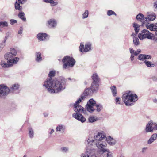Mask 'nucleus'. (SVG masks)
<instances>
[{"label": "nucleus", "instance_id": "a211bd4d", "mask_svg": "<svg viewBox=\"0 0 157 157\" xmlns=\"http://www.w3.org/2000/svg\"><path fill=\"white\" fill-rule=\"evenodd\" d=\"M101 156L102 157H112L113 154L108 149H103Z\"/></svg>", "mask_w": 157, "mask_h": 157}, {"label": "nucleus", "instance_id": "c756f323", "mask_svg": "<svg viewBox=\"0 0 157 157\" xmlns=\"http://www.w3.org/2000/svg\"><path fill=\"white\" fill-rule=\"evenodd\" d=\"M93 93L90 88H87L85 90L84 94L85 95H91Z\"/></svg>", "mask_w": 157, "mask_h": 157}, {"label": "nucleus", "instance_id": "6e6d98bb", "mask_svg": "<svg viewBox=\"0 0 157 157\" xmlns=\"http://www.w3.org/2000/svg\"><path fill=\"white\" fill-rule=\"evenodd\" d=\"M153 7L154 8L157 9V0L154 3Z\"/></svg>", "mask_w": 157, "mask_h": 157}, {"label": "nucleus", "instance_id": "49530a36", "mask_svg": "<svg viewBox=\"0 0 157 157\" xmlns=\"http://www.w3.org/2000/svg\"><path fill=\"white\" fill-rule=\"evenodd\" d=\"M121 99L120 97H116L115 99V101L116 104H120L121 103Z\"/></svg>", "mask_w": 157, "mask_h": 157}, {"label": "nucleus", "instance_id": "4be33fe9", "mask_svg": "<svg viewBox=\"0 0 157 157\" xmlns=\"http://www.w3.org/2000/svg\"><path fill=\"white\" fill-rule=\"evenodd\" d=\"M136 18L137 20H138L143 23H145L147 20V18H144V15L141 13H139L138 14Z\"/></svg>", "mask_w": 157, "mask_h": 157}, {"label": "nucleus", "instance_id": "338daca9", "mask_svg": "<svg viewBox=\"0 0 157 157\" xmlns=\"http://www.w3.org/2000/svg\"><path fill=\"white\" fill-rule=\"evenodd\" d=\"M153 102L154 103H156L157 102V99H155L153 100Z\"/></svg>", "mask_w": 157, "mask_h": 157}, {"label": "nucleus", "instance_id": "e2e57ef3", "mask_svg": "<svg viewBox=\"0 0 157 157\" xmlns=\"http://www.w3.org/2000/svg\"><path fill=\"white\" fill-rule=\"evenodd\" d=\"M153 40L155 41V42L157 43V38L155 37H154L153 38Z\"/></svg>", "mask_w": 157, "mask_h": 157}, {"label": "nucleus", "instance_id": "37998d69", "mask_svg": "<svg viewBox=\"0 0 157 157\" xmlns=\"http://www.w3.org/2000/svg\"><path fill=\"white\" fill-rule=\"evenodd\" d=\"M138 59L141 61H143L145 60V54H140L138 57Z\"/></svg>", "mask_w": 157, "mask_h": 157}, {"label": "nucleus", "instance_id": "ddd939ff", "mask_svg": "<svg viewBox=\"0 0 157 157\" xmlns=\"http://www.w3.org/2000/svg\"><path fill=\"white\" fill-rule=\"evenodd\" d=\"M20 85L17 83H15L12 84L10 88V92L13 94H17L20 92Z\"/></svg>", "mask_w": 157, "mask_h": 157}, {"label": "nucleus", "instance_id": "f704fd0d", "mask_svg": "<svg viewBox=\"0 0 157 157\" xmlns=\"http://www.w3.org/2000/svg\"><path fill=\"white\" fill-rule=\"evenodd\" d=\"M156 17L155 14L154 13H152L148 15L147 19L148 20L153 21L155 19Z\"/></svg>", "mask_w": 157, "mask_h": 157}, {"label": "nucleus", "instance_id": "69168bd1", "mask_svg": "<svg viewBox=\"0 0 157 157\" xmlns=\"http://www.w3.org/2000/svg\"><path fill=\"white\" fill-rule=\"evenodd\" d=\"M137 51L139 53H140L141 52V50L140 49H138L137 50Z\"/></svg>", "mask_w": 157, "mask_h": 157}, {"label": "nucleus", "instance_id": "4c0bfd02", "mask_svg": "<svg viewBox=\"0 0 157 157\" xmlns=\"http://www.w3.org/2000/svg\"><path fill=\"white\" fill-rule=\"evenodd\" d=\"M89 15V11L88 10H85V12L82 15V19H84L87 18Z\"/></svg>", "mask_w": 157, "mask_h": 157}, {"label": "nucleus", "instance_id": "774afa93", "mask_svg": "<svg viewBox=\"0 0 157 157\" xmlns=\"http://www.w3.org/2000/svg\"><path fill=\"white\" fill-rule=\"evenodd\" d=\"M154 25V27L157 28V23L155 24Z\"/></svg>", "mask_w": 157, "mask_h": 157}, {"label": "nucleus", "instance_id": "bf43d9fd", "mask_svg": "<svg viewBox=\"0 0 157 157\" xmlns=\"http://www.w3.org/2000/svg\"><path fill=\"white\" fill-rule=\"evenodd\" d=\"M153 80L154 81H157V77L156 76H153L152 78Z\"/></svg>", "mask_w": 157, "mask_h": 157}, {"label": "nucleus", "instance_id": "aec40b11", "mask_svg": "<svg viewBox=\"0 0 157 157\" xmlns=\"http://www.w3.org/2000/svg\"><path fill=\"white\" fill-rule=\"evenodd\" d=\"M105 140L107 141L108 144L111 146L115 145L116 143L115 140L110 136L106 137Z\"/></svg>", "mask_w": 157, "mask_h": 157}, {"label": "nucleus", "instance_id": "7ed1b4c3", "mask_svg": "<svg viewBox=\"0 0 157 157\" xmlns=\"http://www.w3.org/2000/svg\"><path fill=\"white\" fill-rule=\"evenodd\" d=\"M17 51L13 48H11L10 52L6 53L4 56L5 59L7 60V62L12 64V65L17 64L18 62L19 59L15 57L17 55Z\"/></svg>", "mask_w": 157, "mask_h": 157}, {"label": "nucleus", "instance_id": "2eb2a0df", "mask_svg": "<svg viewBox=\"0 0 157 157\" xmlns=\"http://www.w3.org/2000/svg\"><path fill=\"white\" fill-rule=\"evenodd\" d=\"M72 116L73 117L79 120L82 123L84 122L86 120V119L81 113L78 114L77 113H74L72 114Z\"/></svg>", "mask_w": 157, "mask_h": 157}, {"label": "nucleus", "instance_id": "b1692460", "mask_svg": "<svg viewBox=\"0 0 157 157\" xmlns=\"http://www.w3.org/2000/svg\"><path fill=\"white\" fill-rule=\"evenodd\" d=\"M157 134L155 133L152 134L147 141V144H150L157 139Z\"/></svg>", "mask_w": 157, "mask_h": 157}, {"label": "nucleus", "instance_id": "9d476101", "mask_svg": "<svg viewBox=\"0 0 157 157\" xmlns=\"http://www.w3.org/2000/svg\"><path fill=\"white\" fill-rule=\"evenodd\" d=\"M91 45L90 42H87L86 43L84 47L83 43L81 42L79 47V51L82 52H88L91 50Z\"/></svg>", "mask_w": 157, "mask_h": 157}, {"label": "nucleus", "instance_id": "0e129e2a", "mask_svg": "<svg viewBox=\"0 0 157 157\" xmlns=\"http://www.w3.org/2000/svg\"><path fill=\"white\" fill-rule=\"evenodd\" d=\"M154 31H155V34L156 36H157V28H156Z\"/></svg>", "mask_w": 157, "mask_h": 157}, {"label": "nucleus", "instance_id": "13d9d810", "mask_svg": "<svg viewBox=\"0 0 157 157\" xmlns=\"http://www.w3.org/2000/svg\"><path fill=\"white\" fill-rule=\"evenodd\" d=\"M22 33V27L20 28V29L18 32V33L19 34H21Z\"/></svg>", "mask_w": 157, "mask_h": 157}, {"label": "nucleus", "instance_id": "dca6fc26", "mask_svg": "<svg viewBox=\"0 0 157 157\" xmlns=\"http://www.w3.org/2000/svg\"><path fill=\"white\" fill-rule=\"evenodd\" d=\"M95 142V140L94 139H93L92 137H89L86 142V150L87 148H89L90 150L94 149L93 148V143H95L94 142Z\"/></svg>", "mask_w": 157, "mask_h": 157}, {"label": "nucleus", "instance_id": "c85d7f7f", "mask_svg": "<svg viewBox=\"0 0 157 157\" xmlns=\"http://www.w3.org/2000/svg\"><path fill=\"white\" fill-rule=\"evenodd\" d=\"M129 50L131 54L130 57V60L131 61H133L134 59V54L135 51L132 48H129Z\"/></svg>", "mask_w": 157, "mask_h": 157}, {"label": "nucleus", "instance_id": "ea45409f", "mask_svg": "<svg viewBox=\"0 0 157 157\" xmlns=\"http://www.w3.org/2000/svg\"><path fill=\"white\" fill-rule=\"evenodd\" d=\"M133 43L136 46H138L139 45L140 42L137 37H136L133 38Z\"/></svg>", "mask_w": 157, "mask_h": 157}, {"label": "nucleus", "instance_id": "412c9836", "mask_svg": "<svg viewBox=\"0 0 157 157\" xmlns=\"http://www.w3.org/2000/svg\"><path fill=\"white\" fill-rule=\"evenodd\" d=\"M99 82H92L90 88L93 92H96L98 90Z\"/></svg>", "mask_w": 157, "mask_h": 157}, {"label": "nucleus", "instance_id": "8fccbe9b", "mask_svg": "<svg viewBox=\"0 0 157 157\" xmlns=\"http://www.w3.org/2000/svg\"><path fill=\"white\" fill-rule=\"evenodd\" d=\"M145 59H151L152 57L151 56L149 55H146L145 54Z\"/></svg>", "mask_w": 157, "mask_h": 157}, {"label": "nucleus", "instance_id": "0eeeda50", "mask_svg": "<svg viewBox=\"0 0 157 157\" xmlns=\"http://www.w3.org/2000/svg\"><path fill=\"white\" fill-rule=\"evenodd\" d=\"M106 137V134L102 130L97 131L94 134V138L95 141L104 140Z\"/></svg>", "mask_w": 157, "mask_h": 157}, {"label": "nucleus", "instance_id": "5fc2aeb1", "mask_svg": "<svg viewBox=\"0 0 157 157\" xmlns=\"http://www.w3.org/2000/svg\"><path fill=\"white\" fill-rule=\"evenodd\" d=\"M50 132L48 131V132L49 134L50 135H51L55 131L53 129H50Z\"/></svg>", "mask_w": 157, "mask_h": 157}, {"label": "nucleus", "instance_id": "f8f14e48", "mask_svg": "<svg viewBox=\"0 0 157 157\" xmlns=\"http://www.w3.org/2000/svg\"><path fill=\"white\" fill-rule=\"evenodd\" d=\"M95 145L97 147L103 151V149H106L105 148L107 145V144L105 140L95 141Z\"/></svg>", "mask_w": 157, "mask_h": 157}, {"label": "nucleus", "instance_id": "052dcab7", "mask_svg": "<svg viewBox=\"0 0 157 157\" xmlns=\"http://www.w3.org/2000/svg\"><path fill=\"white\" fill-rule=\"evenodd\" d=\"M43 114L44 117H48V114L47 113H44Z\"/></svg>", "mask_w": 157, "mask_h": 157}, {"label": "nucleus", "instance_id": "39448f33", "mask_svg": "<svg viewBox=\"0 0 157 157\" xmlns=\"http://www.w3.org/2000/svg\"><path fill=\"white\" fill-rule=\"evenodd\" d=\"M84 98V96L82 95L75 102L73 105V110L78 114L84 113V109L81 105H79V103Z\"/></svg>", "mask_w": 157, "mask_h": 157}, {"label": "nucleus", "instance_id": "473e14b6", "mask_svg": "<svg viewBox=\"0 0 157 157\" xmlns=\"http://www.w3.org/2000/svg\"><path fill=\"white\" fill-rule=\"evenodd\" d=\"M144 63L148 67H154L155 66L154 64L151 61L145 60L144 61Z\"/></svg>", "mask_w": 157, "mask_h": 157}, {"label": "nucleus", "instance_id": "603ef678", "mask_svg": "<svg viewBox=\"0 0 157 157\" xmlns=\"http://www.w3.org/2000/svg\"><path fill=\"white\" fill-rule=\"evenodd\" d=\"M26 1L27 0H17V2L21 4H24Z\"/></svg>", "mask_w": 157, "mask_h": 157}, {"label": "nucleus", "instance_id": "bb28decb", "mask_svg": "<svg viewBox=\"0 0 157 157\" xmlns=\"http://www.w3.org/2000/svg\"><path fill=\"white\" fill-rule=\"evenodd\" d=\"M92 78L93 80V82H99L100 79L97 73H93L92 76Z\"/></svg>", "mask_w": 157, "mask_h": 157}, {"label": "nucleus", "instance_id": "09e8293b", "mask_svg": "<svg viewBox=\"0 0 157 157\" xmlns=\"http://www.w3.org/2000/svg\"><path fill=\"white\" fill-rule=\"evenodd\" d=\"M17 21L16 20L11 19L10 21V23L11 25H13L15 23H17Z\"/></svg>", "mask_w": 157, "mask_h": 157}, {"label": "nucleus", "instance_id": "393cba45", "mask_svg": "<svg viewBox=\"0 0 157 157\" xmlns=\"http://www.w3.org/2000/svg\"><path fill=\"white\" fill-rule=\"evenodd\" d=\"M0 64L2 67L4 68L10 67L13 65L12 64L8 63L7 62V63H6L3 60H2L1 61Z\"/></svg>", "mask_w": 157, "mask_h": 157}, {"label": "nucleus", "instance_id": "6e6552de", "mask_svg": "<svg viewBox=\"0 0 157 157\" xmlns=\"http://www.w3.org/2000/svg\"><path fill=\"white\" fill-rule=\"evenodd\" d=\"M138 37L140 40H143L145 38L149 39H151L152 38L151 33L146 29L143 30L139 34Z\"/></svg>", "mask_w": 157, "mask_h": 157}, {"label": "nucleus", "instance_id": "a19ab883", "mask_svg": "<svg viewBox=\"0 0 157 157\" xmlns=\"http://www.w3.org/2000/svg\"><path fill=\"white\" fill-rule=\"evenodd\" d=\"M8 26V23L7 22L4 21L0 22V27H7Z\"/></svg>", "mask_w": 157, "mask_h": 157}, {"label": "nucleus", "instance_id": "2f4dec72", "mask_svg": "<svg viewBox=\"0 0 157 157\" xmlns=\"http://www.w3.org/2000/svg\"><path fill=\"white\" fill-rule=\"evenodd\" d=\"M111 92L113 96H115L117 95V92L116 88L115 86H111L110 87Z\"/></svg>", "mask_w": 157, "mask_h": 157}, {"label": "nucleus", "instance_id": "20e7f679", "mask_svg": "<svg viewBox=\"0 0 157 157\" xmlns=\"http://www.w3.org/2000/svg\"><path fill=\"white\" fill-rule=\"evenodd\" d=\"M62 62L64 63L63 68L64 69H67L70 67H73L75 63V61L72 57L66 56L62 59Z\"/></svg>", "mask_w": 157, "mask_h": 157}, {"label": "nucleus", "instance_id": "7c9ffc66", "mask_svg": "<svg viewBox=\"0 0 157 157\" xmlns=\"http://www.w3.org/2000/svg\"><path fill=\"white\" fill-rule=\"evenodd\" d=\"M25 14L23 12H20L18 14V16L24 21H26V19L24 16Z\"/></svg>", "mask_w": 157, "mask_h": 157}, {"label": "nucleus", "instance_id": "c9c22d12", "mask_svg": "<svg viewBox=\"0 0 157 157\" xmlns=\"http://www.w3.org/2000/svg\"><path fill=\"white\" fill-rule=\"evenodd\" d=\"M20 3L16 1L15 3V8L16 10H21L22 9V6H20Z\"/></svg>", "mask_w": 157, "mask_h": 157}, {"label": "nucleus", "instance_id": "f03ea898", "mask_svg": "<svg viewBox=\"0 0 157 157\" xmlns=\"http://www.w3.org/2000/svg\"><path fill=\"white\" fill-rule=\"evenodd\" d=\"M122 100L126 106H132L138 100V97L135 94L130 91L124 92L122 96Z\"/></svg>", "mask_w": 157, "mask_h": 157}, {"label": "nucleus", "instance_id": "72a5a7b5", "mask_svg": "<svg viewBox=\"0 0 157 157\" xmlns=\"http://www.w3.org/2000/svg\"><path fill=\"white\" fill-rule=\"evenodd\" d=\"M133 27L134 28L136 33L137 34L140 30V25L136 23H134L133 24Z\"/></svg>", "mask_w": 157, "mask_h": 157}, {"label": "nucleus", "instance_id": "cd10ccee", "mask_svg": "<svg viewBox=\"0 0 157 157\" xmlns=\"http://www.w3.org/2000/svg\"><path fill=\"white\" fill-rule=\"evenodd\" d=\"M28 136L30 139H33L34 137V130L31 127L28 128Z\"/></svg>", "mask_w": 157, "mask_h": 157}, {"label": "nucleus", "instance_id": "3c124183", "mask_svg": "<svg viewBox=\"0 0 157 157\" xmlns=\"http://www.w3.org/2000/svg\"><path fill=\"white\" fill-rule=\"evenodd\" d=\"M154 130H157V123L153 122Z\"/></svg>", "mask_w": 157, "mask_h": 157}, {"label": "nucleus", "instance_id": "4468645a", "mask_svg": "<svg viewBox=\"0 0 157 157\" xmlns=\"http://www.w3.org/2000/svg\"><path fill=\"white\" fill-rule=\"evenodd\" d=\"M46 24L50 28H55L57 25V21L54 18L50 19L47 21Z\"/></svg>", "mask_w": 157, "mask_h": 157}, {"label": "nucleus", "instance_id": "423d86ee", "mask_svg": "<svg viewBox=\"0 0 157 157\" xmlns=\"http://www.w3.org/2000/svg\"><path fill=\"white\" fill-rule=\"evenodd\" d=\"M84 98V96L82 95L75 102L73 105V110L78 114L84 113V109L81 105H79V103Z\"/></svg>", "mask_w": 157, "mask_h": 157}, {"label": "nucleus", "instance_id": "a18cd8bd", "mask_svg": "<svg viewBox=\"0 0 157 157\" xmlns=\"http://www.w3.org/2000/svg\"><path fill=\"white\" fill-rule=\"evenodd\" d=\"M69 150L68 148L67 147H64L61 148V151L63 152H67Z\"/></svg>", "mask_w": 157, "mask_h": 157}, {"label": "nucleus", "instance_id": "a878e982", "mask_svg": "<svg viewBox=\"0 0 157 157\" xmlns=\"http://www.w3.org/2000/svg\"><path fill=\"white\" fill-rule=\"evenodd\" d=\"M41 54L39 52H37L35 53V58L36 61L37 62H40L42 60V57L41 56Z\"/></svg>", "mask_w": 157, "mask_h": 157}, {"label": "nucleus", "instance_id": "de8ad7c7", "mask_svg": "<svg viewBox=\"0 0 157 157\" xmlns=\"http://www.w3.org/2000/svg\"><path fill=\"white\" fill-rule=\"evenodd\" d=\"M5 44V41L2 42V43L0 44V52L2 50V49L4 47Z\"/></svg>", "mask_w": 157, "mask_h": 157}, {"label": "nucleus", "instance_id": "5701e85b", "mask_svg": "<svg viewBox=\"0 0 157 157\" xmlns=\"http://www.w3.org/2000/svg\"><path fill=\"white\" fill-rule=\"evenodd\" d=\"M65 129V126L62 124H59L57 126L56 128V131L58 132L61 133L64 132Z\"/></svg>", "mask_w": 157, "mask_h": 157}, {"label": "nucleus", "instance_id": "79ce46f5", "mask_svg": "<svg viewBox=\"0 0 157 157\" xmlns=\"http://www.w3.org/2000/svg\"><path fill=\"white\" fill-rule=\"evenodd\" d=\"M88 120L90 122L93 123L97 121V118L93 116H91L89 117Z\"/></svg>", "mask_w": 157, "mask_h": 157}, {"label": "nucleus", "instance_id": "6ab92c4d", "mask_svg": "<svg viewBox=\"0 0 157 157\" xmlns=\"http://www.w3.org/2000/svg\"><path fill=\"white\" fill-rule=\"evenodd\" d=\"M48 35L45 33H38L37 36V38L39 41H45L46 40Z\"/></svg>", "mask_w": 157, "mask_h": 157}, {"label": "nucleus", "instance_id": "f257e3e1", "mask_svg": "<svg viewBox=\"0 0 157 157\" xmlns=\"http://www.w3.org/2000/svg\"><path fill=\"white\" fill-rule=\"evenodd\" d=\"M56 71H50L48 74L49 78H48L43 83V86L50 93H58L65 89L66 81L64 78L60 80H54L51 77L55 76Z\"/></svg>", "mask_w": 157, "mask_h": 157}, {"label": "nucleus", "instance_id": "864d4df0", "mask_svg": "<svg viewBox=\"0 0 157 157\" xmlns=\"http://www.w3.org/2000/svg\"><path fill=\"white\" fill-rule=\"evenodd\" d=\"M86 151L85 153H82L81 155V157H88L87 155L86 154Z\"/></svg>", "mask_w": 157, "mask_h": 157}, {"label": "nucleus", "instance_id": "9b49d317", "mask_svg": "<svg viewBox=\"0 0 157 157\" xmlns=\"http://www.w3.org/2000/svg\"><path fill=\"white\" fill-rule=\"evenodd\" d=\"M10 89L4 85H0V97H2L7 95L10 92Z\"/></svg>", "mask_w": 157, "mask_h": 157}, {"label": "nucleus", "instance_id": "c03bdc74", "mask_svg": "<svg viewBox=\"0 0 157 157\" xmlns=\"http://www.w3.org/2000/svg\"><path fill=\"white\" fill-rule=\"evenodd\" d=\"M107 15L110 16L113 15H114L115 16H116V14L115 13V12L112 10H109L107 11Z\"/></svg>", "mask_w": 157, "mask_h": 157}, {"label": "nucleus", "instance_id": "58836bf2", "mask_svg": "<svg viewBox=\"0 0 157 157\" xmlns=\"http://www.w3.org/2000/svg\"><path fill=\"white\" fill-rule=\"evenodd\" d=\"M146 26L147 29H150L151 31H154L156 28L154 27V25L153 24H150L149 25H147Z\"/></svg>", "mask_w": 157, "mask_h": 157}, {"label": "nucleus", "instance_id": "f3484780", "mask_svg": "<svg viewBox=\"0 0 157 157\" xmlns=\"http://www.w3.org/2000/svg\"><path fill=\"white\" fill-rule=\"evenodd\" d=\"M153 122L152 121H150L146 125L145 130L147 132H152L154 130L153 128Z\"/></svg>", "mask_w": 157, "mask_h": 157}, {"label": "nucleus", "instance_id": "680f3d73", "mask_svg": "<svg viewBox=\"0 0 157 157\" xmlns=\"http://www.w3.org/2000/svg\"><path fill=\"white\" fill-rule=\"evenodd\" d=\"M139 54L138 52L137 51H135V53H134V56H137L138 54Z\"/></svg>", "mask_w": 157, "mask_h": 157}, {"label": "nucleus", "instance_id": "4d7b16f0", "mask_svg": "<svg viewBox=\"0 0 157 157\" xmlns=\"http://www.w3.org/2000/svg\"><path fill=\"white\" fill-rule=\"evenodd\" d=\"M137 34H136V33H132V34H131V36H133V38H134L136 37V35H137Z\"/></svg>", "mask_w": 157, "mask_h": 157}, {"label": "nucleus", "instance_id": "1a4fd4ad", "mask_svg": "<svg viewBox=\"0 0 157 157\" xmlns=\"http://www.w3.org/2000/svg\"><path fill=\"white\" fill-rule=\"evenodd\" d=\"M96 104V102L94 99L93 98L90 99L86 105L87 110L89 112L92 113L96 110L94 107H95Z\"/></svg>", "mask_w": 157, "mask_h": 157}, {"label": "nucleus", "instance_id": "e433bc0d", "mask_svg": "<svg viewBox=\"0 0 157 157\" xmlns=\"http://www.w3.org/2000/svg\"><path fill=\"white\" fill-rule=\"evenodd\" d=\"M96 110L98 112H100L103 109L102 105L100 104H96L95 107Z\"/></svg>", "mask_w": 157, "mask_h": 157}]
</instances>
